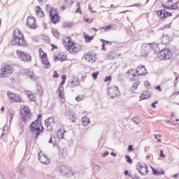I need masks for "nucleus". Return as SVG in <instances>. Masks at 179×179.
Instances as JSON below:
<instances>
[{
	"label": "nucleus",
	"mask_w": 179,
	"mask_h": 179,
	"mask_svg": "<svg viewBox=\"0 0 179 179\" xmlns=\"http://www.w3.org/2000/svg\"><path fill=\"white\" fill-rule=\"evenodd\" d=\"M41 117L43 116L41 114L38 115L36 121L31 122L30 125L31 132L34 134V135H36V139H37L40 136V134H43V131H44V127H43L41 120H40Z\"/></svg>",
	"instance_id": "obj_1"
},
{
	"label": "nucleus",
	"mask_w": 179,
	"mask_h": 179,
	"mask_svg": "<svg viewBox=\"0 0 179 179\" xmlns=\"http://www.w3.org/2000/svg\"><path fill=\"white\" fill-rule=\"evenodd\" d=\"M13 36V38L11 40L13 45H20L21 47H26L27 45V42L24 40V36H23L19 29H14Z\"/></svg>",
	"instance_id": "obj_2"
},
{
	"label": "nucleus",
	"mask_w": 179,
	"mask_h": 179,
	"mask_svg": "<svg viewBox=\"0 0 179 179\" xmlns=\"http://www.w3.org/2000/svg\"><path fill=\"white\" fill-rule=\"evenodd\" d=\"M157 43H143L141 47V55L143 57H146L150 52L151 50H157Z\"/></svg>",
	"instance_id": "obj_3"
},
{
	"label": "nucleus",
	"mask_w": 179,
	"mask_h": 179,
	"mask_svg": "<svg viewBox=\"0 0 179 179\" xmlns=\"http://www.w3.org/2000/svg\"><path fill=\"white\" fill-rule=\"evenodd\" d=\"M62 81L61 82L60 85L58 86L57 93L58 94V97H59L60 102L62 104L65 103V94L64 93V85H65V80H66V76H62Z\"/></svg>",
	"instance_id": "obj_4"
},
{
	"label": "nucleus",
	"mask_w": 179,
	"mask_h": 179,
	"mask_svg": "<svg viewBox=\"0 0 179 179\" xmlns=\"http://www.w3.org/2000/svg\"><path fill=\"white\" fill-rule=\"evenodd\" d=\"M13 73V68L9 65H4L0 69V78H9Z\"/></svg>",
	"instance_id": "obj_5"
},
{
	"label": "nucleus",
	"mask_w": 179,
	"mask_h": 179,
	"mask_svg": "<svg viewBox=\"0 0 179 179\" xmlns=\"http://www.w3.org/2000/svg\"><path fill=\"white\" fill-rule=\"evenodd\" d=\"M38 52H39V57L41 58V64L42 65L44 66L43 68L45 69H48V68L51 66V64H50V62L47 59V53L44 52V51H43V49L41 48L38 50Z\"/></svg>",
	"instance_id": "obj_6"
},
{
	"label": "nucleus",
	"mask_w": 179,
	"mask_h": 179,
	"mask_svg": "<svg viewBox=\"0 0 179 179\" xmlns=\"http://www.w3.org/2000/svg\"><path fill=\"white\" fill-rule=\"evenodd\" d=\"M171 57H173V53L169 48H164L158 53V58L159 59L167 60L170 59Z\"/></svg>",
	"instance_id": "obj_7"
},
{
	"label": "nucleus",
	"mask_w": 179,
	"mask_h": 179,
	"mask_svg": "<svg viewBox=\"0 0 179 179\" xmlns=\"http://www.w3.org/2000/svg\"><path fill=\"white\" fill-rule=\"evenodd\" d=\"M59 171L61 175L65 177H72V176H73V171H72V169L68 166L61 165L59 167Z\"/></svg>",
	"instance_id": "obj_8"
},
{
	"label": "nucleus",
	"mask_w": 179,
	"mask_h": 179,
	"mask_svg": "<svg viewBox=\"0 0 179 179\" xmlns=\"http://www.w3.org/2000/svg\"><path fill=\"white\" fill-rule=\"evenodd\" d=\"M21 116L22 119L26 122L27 120H29L31 117V112H30V108L27 106H24L22 109H21Z\"/></svg>",
	"instance_id": "obj_9"
},
{
	"label": "nucleus",
	"mask_w": 179,
	"mask_h": 179,
	"mask_svg": "<svg viewBox=\"0 0 179 179\" xmlns=\"http://www.w3.org/2000/svg\"><path fill=\"white\" fill-rule=\"evenodd\" d=\"M108 93L109 96H110L111 99H115V97H118L121 93L120 92V90L117 86H112L108 88Z\"/></svg>",
	"instance_id": "obj_10"
},
{
	"label": "nucleus",
	"mask_w": 179,
	"mask_h": 179,
	"mask_svg": "<svg viewBox=\"0 0 179 179\" xmlns=\"http://www.w3.org/2000/svg\"><path fill=\"white\" fill-rule=\"evenodd\" d=\"M16 54L18 58H20V59L24 62H29V61H31V56L27 55L24 52H22V50H17Z\"/></svg>",
	"instance_id": "obj_11"
},
{
	"label": "nucleus",
	"mask_w": 179,
	"mask_h": 179,
	"mask_svg": "<svg viewBox=\"0 0 179 179\" xmlns=\"http://www.w3.org/2000/svg\"><path fill=\"white\" fill-rule=\"evenodd\" d=\"M50 16L51 17V21L52 22V23H54V24L59 23L61 17H59V15H58V14L57 13V10L50 8Z\"/></svg>",
	"instance_id": "obj_12"
},
{
	"label": "nucleus",
	"mask_w": 179,
	"mask_h": 179,
	"mask_svg": "<svg viewBox=\"0 0 179 179\" xmlns=\"http://www.w3.org/2000/svg\"><path fill=\"white\" fill-rule=\"evenodd\" d=\"M83 58L89 64H94L96 62V55L93 52H89L87 54L84 55Z\"/></svg>",
	"instance_id": "obj_13"
},
{
	"label": "nucleus",
	"mask_w": 179,
	"mask_h": 179,
	"mask_svg": "<svg viewBox=\"0 0 179 179\" xmlns=\"http://www.w3.org/2000/svg\"><path fill=\"white\" fill-rule=\"evenodd\" d=\"M67 51H69L71 54H76V52H79V50L80 48H79V45L78 44L73 43H71L69 45H67Z\"/></svg>",
	"instance_id": "obj_14"
},
{
	"label": "nucleus",
	"mask_w": 179,
	"mask_h": 179,
	"mask_svg": "<svg viewBox=\"0 0 179 179\" xmlns=\"http://www.w3.org/2000/svg\"><path fill=\"white\" fill-rule=\"evenodd\" d=\"M39 162L42 164L48 165L50 164V159H48V157L47 155H44L43 152L40 151L38 154Z\"/></svg>",
	"instance_id": "obj_15"
},
{
	"label": "nucleus",
	"mask_w": 179,
	"mask_h": 179,
	"mask_svg": "<svg viewBox=\"0 0 179 179\" xmlns=\"http://www.w3.org/2000/svg\"><path fill=\"white\" fill-rule=\"evenodd\" d=\"M45 125L48 131H51L55 125V120L54 117H48L45 120Z\"/></svg>",
	"instance_id": "obj_16"
},
{
	"label": "nucleus",
	"mask_w": 179,
	"mask_h": 179,
	"mask_svg": "<svg viewBox=\"0 0 179 179\" xmlns=\"http://www.w3.org/2000/svg\"><path fill=\"white\" fill-rule=\"evenodd\" d=\"M137 169L142 176H148V173H149L148 166H146L145 164H138L137 166Z\"/></svg>",
	"instance_id": "obj_17"
},
{
	"label": "nucleus",
	"mask_w": 179,
	"mask_h": 179,
	"mask_svg": "<svg viewBox=\"0 0 179 179\" xmlns=\"http://www.w3.org/2000/svg\"><path fill=\"white\" fill-rule=\"evenodd\" d=\"M136 73H137L138 76H145V75H148L146 67L143 65L138 66L136 69Z\"/></svg>",
	"instance_id": "obj_18"
},
{
	"label": "nucleus",
	"mask_w": 179,
	"mask_h": 179,
	"mask_svg": "<svg viewBox=\"0 0 179 179\" xmlns=\"http://www.w3.org/2000/svg\"><path fill=\"white\" fill-rule=\"evenodd\" d=\"M27 27L29 29H36L37 25L36 24V18L33 17H28L27 20Z\"/></svg>",
	"instance_id": "obj_19"
},
{
	"label": "nucleus",
	"mask_w": 179,
	"mask_h": 179,
	"mask_svg": "<svg viewBox=\"0 0 179 179\" xmlns=\"http://www.w3.org/2000/svg\"><path fill=\"white\" fill-rule=\"evenodd\" d=\"M7 94L11 101H17L18 103L22 102V98L20 97V95L11 93L10 92H8Z\"/></svg>",
	"instance_id": "obj_20"
},
{
	"label": "nucleus",
	"mask_w": 179,
	"mask_h": 179,
	"mask_svg": "<svg viewBox=\"0 0 179 179\" xmlns=\"http://www.w3.org/2000/svg\"><path fill=\"white\" fill-rule=\"evenodd\" d=\"M55 61H60L61 62H64V61H66V55H65V53L59 52L57 56L55 57Z\"/></svg>",
	"instance_id": "obj_21"
},
{
	"label": "nucleus",
	"mask_w": 179,
	"mask_h": 179,
	"mask_svg": "<svg viewBox=\"0 0 179 179\" xmlns=\"http://www.w3.org/2000/svg\"><path fill=\"white\" fill-rule=\"evenodd\" d=\"M34 10L38 16V17H43L44 16V11H43V8L40 7V6H37L35 8Z\"/></svg>",
	"instance_id": "obj_22"
},
{
	"label": "nucleus",
	"mask_w": 179,
	"mask_h": 179,
	"mask_svg": "<svg viewBox=\"0 0 179 179\" xmlns=\"http://www.w3.org/2000/svg\"><path fill=\"white\" fill-rule=\"evenodd\" d=\"M171 40V39L170 38V36H169V35H163L162 38V44H164V45H167V44L170 43Z\"/></svg>",
	"instance_id": "obj_23"
},
{
	"label": "nucleus",
	"mask_w": 179,
	"mask_h": 179,
	"mask_svg": "<svg viewBox=\"0 0 179 179\" xmlns=\"http://www.w3.org/2000/svg\"><path fill=\"white\" fill-rule=\"evenodd\" d=\"M162 8H164L165 9H169V10H176V9L178 8V4L177 3H174L171 6H166L164 3H162Z\"/></svg>",
	"instance_id": "obj_24"
},
{
	"label": "nucleus",
	"mask_w": 179,
	"mask_h": 179,
	"mask_svg": "<svg viewBox=\"0 0 179 179\" xmlns=\"http://www.w3.org/2000/svg\"><path fill=\"white\" fill-rule=\"evenodd\" d=\"M67 115H69V118L71 122H75V121H76V117H75L73 111L69 110V112H67Z\"/></svg>",
	"instance_id": "obj_25"
},
{
	"label": "nucleus",
	"mask_w": 179,
	"mask_h": 179,
	"mask_svg": "<svg viewBox=\"0 0 179 179\" xmlns=\"http://www.w3.org/2000/svg\"><path fill=\"white\" fill-rule=\"evenodd\" d=\"M157 16L160 17V19H166V10H159L157 12Z\"/></svg>",
	"instance_id": "obj_26"
},
{
	"label": "nucleus",
	"mask_w": 179,
	"mask_h": 179,
	"mask_svg": "<svg viewBox=\"0 0 179 179\" xmlns=\"http://www.w3.org/2000/svg\"><path fill=\"white\" fill-rule=\"evenodd\" d=\"M71 37H66L63 40L64 45L66 47V50H67V45H69L71 43H73L71 41Z\"/></svg>",
	"instance_id": "obj_27"
},
{
	"label": "nucleus",
	"mask_w": 179,
	"mask_h": 179,
	"mask_svg": "<svg viewBox=\"0 0 179 179\" xmlns=\"http://www.w3.org/2000/svg\"><path fill=\"white\" fill-rule=\"evenodd\" d=\"M66 132L65 129H59L57 131V138H59V139H64V134Z\"/></svg>",
	"instance_id": "obj_28"
},
{
	"label": "nucleus",
	"mask_w": 179,
	"mask_h": 179,
	"mask_svg": "<svg viewBox=\"0 0 179 179\" xmlns=\"http://www.w3.org/2000/svg\"><path fill=\"white\" fill-rule=\"evenodd\" d=\"M150 94L149 91H145L143 94L140 96V100H146V99H149Z\"/></svg>",
	"instance_id": "obj_29"
},
{
	"label": "nucleus",
	"mask_w": 179,
	"mask_h": 179,
	"mask_svg": "<svg viewBox=\"0 0 179 179\" xmlns=\"http://www.w3.org/2000/svg\"><path fill=\"white\" fill-rule=\"evenodd\" d=\"M82 122L84 127H87V125H89V124H90V118L85 116L82 118Z\"/></svg>",
	"instance_id": "obj_30"
},
{
	"label": "nucleus",
	"mask_w": 179,
	"mask_h": 179,
	"mask_svg": "<svg viewBox=\"0 0 179 179\" xmlns=\"http://www.w3.org/2000/svg\"><path fill=\"white\" fill-rule=\"evenodd\" d=\"M101 170V168L100 167V166L94 164L92 165V171H94V173H99V171H100Z\"/></svg>",
	"instance_id": "obj_31"
},
{
	"label": "nucleus",
	"mask_w": 179,
	"mask_h": 179,
	"mask_svg": "<svg viewBox=\"0 0 179 179\" xmlns=\"http://www.w3.org/2000/svg\"><path fill=\"white\" fill-rule=\"evenodd\" d=\"M107 58L108 59H115V58H117V55H115V53H114V52H110L107 54Z\"/></svg>",
	"instance_id": "obj_32"
},
{
	"label": "nucleus",
	"mask_w": 179,
	"mask_h": 179,
	"mask_svg": "<svg viewBox=\"0 0 179 179\" xmlns=\"http://www.w3.org/2000/svg\"><path fill=\"white\" fill-rule=\"evenodd\" d=\"M27 76L29 78V79H31L32 80H36V76L34 75V72L28 71L27 73Z\"/></svg>",
	"instance_id": "obj_33"
},
{
	"label": "nucleus",
	"mask_w": 179,
	"mask_h": 179,
	"mask_svg": "<svg viewBox=\"0 0 179 179\" xmlns=\"http://www.w3.org/2000/svg\"><path fill=\"white\" fill-rule=\"evenodd\" d=\"M8 126H4L3 128V133L0 136V139H3V136H5V135H6V134H8Z\"/></svg>",
	"instance_id": "obj_34"
},
{
	"label": "nucleus",
	"mask_w": 179,
	"mask_h": 179,
	"mask_svg": "<svg viewBox=\"0 0 179 179\" xmlns=\"http://www.w3.org/2000/svg\"><path fill=\"white\" fill-rule=\"evenodd\" d=\"M76 86H79V80H76V82L72 80L70 83V87H76Z\"/></svg>",
	"instance_id": "obj_35"
},
{
	"label": "nucleus",
	"mask_w": 179,
	"mask_h": 179,
	"mask_svg": "<svg viewBox=\"0 0 179 179\" xmlns=\"http://www.w3.org/2000/svg\"><path fill=\"white\" fill-rule=\"evenodd\" d=\"M131 121H133V122H134V124H136L137 125L141 124V118L138 117H134L131 119Z\"/></svg>",
	"instance_id": "obj_36"
},
{
	"label": "nucleus",
	"mask_w": 179,
	"mask_h": 179,
	"mask_svg": "<svg viewBox=\"0 0 179 179\" xmlns=\"http://www.w3.org/2000/svg\"><path fill=\"white\" fill-rule=\"evenodd\" d=\"M127 75L133 76V78H135V76H136V75H135V71L132 69H129L127 72Z\"/></svg>",
	"instance_id": "obj_37"
},
{
	"label": "nucleus",
	"mask_w": 179,
	"mask_h": 179,
	"mask_svg": "<svg viewBox=\"0 0 179 179\" xmlns=\"http://www.w3.org/2000/svg\"><path fill=\"white\" fill-rule=\"evenodd\" d=\"M84 37H85V41L87 43H90V41H92V40H93V36H90L87 35V34H85L84 36Z\"/></svg>",
	"instance_id": "obj_38"
},
{
	"label": "nucleus",
	"mask_w": 179,
	"mask_h": 179,
	"mask_svg": "<svg viewBox=\"0 0 179 179\" xmlns=\"http://www.w3.org/2000/svg\"><path fill=\"white\" fill-rule=\"evenodd\" d=\"M52 33L55 37L58 38L59 37V32L57 29H52Z\"/></svg>",
	"instance_id": "obj_39"
},
{
	"label": "nucleus",
	"mask_w": 179,
	"mask_h": 179,
	"mask_svg": "<svg viewBox=\"0 0 179 179\" xmlns=\"http://www.w3.org/2000/svg\"><path fill=\"white\" fill-rule=\"evenodd\" d=\"M28 97L31 101H34L36 100V96H34L32 93L28 94Z\"/></svg>",
	"instance_id": "obj_40"
},
{
	"label": "nucleus",
	"mask_w": 179,
	"mask_h": 179,
	"mask_svg": "<svg viewBox=\"0 0 179 179\" xmlns=\"http://www.w3.org/2000/svg\"><path fill=\"white\" fill-rule=\"evenodd\" d=\"M140 85H141L140 81H136L133 85V89H134V90H136L138 89V86H139Z\"/></svg>",
	"instance_id": "obj_41"
},
{
	"label": "nucleus",
	"mask_w": 179,
	"mask_h": 179,
	"mask_svg": "<svg viewBox=\"0 0 179 179\" xmlns=\"http://www.w3.org/2000/svg\"><path fill=\"white\" fill-rule=\"evenodd\" d=\"M72 26H73V24L71 22H64L63 24V27H64V29H67V27H72Z\"/></svg>",
	"instance_id": "obj_42"
},
{
	"label": "nucleus",
	"mask_w": 179,
	"mask_h": 179,
	"mask_svg": "<svg viewBox=\"0 0 179 179\" xmlns=\"http://www.w3.org/2000/svg\"><path fill=\"white\" fill-rule=\"evenodd\" d=\"M125 159H127V163H129V164H132L133 161L132 159H131V157H129V155H126Z\"/></svg>",
	"instance_id": "obj_43"
},
{
	"label": "nucleus",
	"mask_w": 179,
	"mask_h": 179,
	"mask_svg": "<svg viewBox=\"0 0 179 179\" xmlns=\"http://www.w3.org/2000/svg\"><path fill=\"white\" fill-rule=\"evenodd\" d=\"M113 27L112 25H107L106 27H101L99 28V30H105V31H108V30H110Z\"/></svg>",
	"instance_id": "obj_44"
},
{
	"label": "nucleus",
	"mask_w": 179,
	"mask_h": 179,
	"mask_svg": "<svg viewBox=\"0 0 179 179\" xmlns=\"http://www.w3.org/2000/svg\"><path fill=\"white\" fill-rule=\"evenodd\" d=\"M101 43H102V45H101V47H102V50H103V51H106V40H104V39H101Z\"/></svg>",
	"instance_id": "obj_45"
},
{
	"label": "nucleus",
	"mask_w": 179,
	"mask_h": 179,
	"mask_svg": "<svg viewBox=\"0 0 179 179\" xmlns=\"http://www.w3.org/2000/svg\"><path fill=\"white\" fill-rule=\"evenodd\" d=\"M77 10H76V13H82V10H80V3H77Z\"/></svg>",
	"instance_id": "obj_46"
},
{
	"label": "nucleus",
	"mask_w": 179,
	"mask_h": 179,
	"mask_svg": "<svg viewBox=\"0 0 179 179\" xmlns=\"http://www.w3.org/2000/svg\"><path fill=\"white\" fill-rule=\"evenodd\" d=\"M171 26V23L168 24H166V25L162 27L161 28V30H164V29H170Z\"/></svg>",
	"instance_id": "obj_47"
},
{
	"label": "nucleus",
	"mask_w": 179,
	"mask_h": 179,
	"mask_svg": "<svg viewBox=\"0 0 179 179\" xmlns=\"http://www.w3.org/2000/svg\"><path fill=\"white\" fill-rule=\"evenodd\" d=\"M93 79H97V76H99V72H95L92 74Z\"/></svg>",
	"instance_id": "obj_48"
},
{
	"label": "nucleus",
	"mask_w": 179,
	"mask_h": 179,
	"mask_svg": "<svg viewBox=\"0 0 179 179\" xmlns=\"http://www.w3.org/2000/svg\"><path fill=\"white\" fill-rule=\"evenodd\" d=\"M111 76H107L104 79V82H111Z\"/></svg>",
	"instance_id": "obj_49"
},
{
	"label": "nucleus",
	"mask_w": 179,
	"mask_h": 179,
	"mask_svg": "<svg viewBox=\"0 0 179 179\" xmlns=\"http://www.w3.org/2000/svg\"><path fill=\"white\" fill-rule=\"evenodd\" d=\"M152 170V173L154 174V176H157V174H159V171H157L156 169H155L153 167H151Z\"/></svg>",
	"instance_id": "obj_50"
},
{
	"label": "nucleus",
	"mask_w": 179,
	"mask_h": 179,
	"mask_svg": "<svg viewBox=\"0 0 179 179\" xmlns=\"http://www.w3.org/2000/svg\"><path fill=\"white\" fill-rule=\"evenodd\" d=\"M37 91V93L38 94H39V96H41L43 94V89H41V87L38 88Z\"/></svg>",
	"instance_id": "obj_51"
},
{
	"label": "nucleus",
	"mask_w": 179,
	"mask_h": 179,
	"mask_svg": "<svg viewBox=\"0 0 179 179\" xmlns=\"http://www.w3.org/2000/svg\"><path fill=\"white\" fill-rule=\"evenodd\" d=\"M40 5H44L45 2H47V0H38Z\"/></svg>",
	"instance_id": "obj_52"
},
{
	"label": "nucleus",
	"mask_w": 179,
	"mask_h": 179,
	"mask_svg": "<svg viewBox=\"0 0 179 179\" xmlns=\"http://www.w3.org/2000/svg\"><path fill=\"white\" fill-rule=\"evenodd\" d=\"M53 78H59V74L57 71H54Z\"/></svg>",
	"instance_id": "obj_53"
},
{
	"label": "nucleus",
	"mask_w": 179,
	"mask_h": 179,
	"mask_svg": "<svg viewBox=\"0 0 179 179\" xmlns=\"http://www.w3.org/2000/svg\"><path fill=\"white\" fill-rule=\"evenodd\" d=\"M157 103H159V101H155L154 103H152L151 104V107H152V108H156V104H157Z\"/></svg>",
	"instance_id": "obj_54"
},
{
	"label": "nucleus",
	"mask_w": 179,
	"mask_h": 179,
	"mask_svg": "<svg viewBox=\"0 0 179 179\" xmlns=\"http://www.w3.org/2000/svg\"><path fill=\"white\" fill-rule=\"evenodd\" d=\"M159 156H160V157H162V159H164V157H166V155H164V153H163V150H160Z\"/></svg>",
	"instance_id": "obj_55"
},
{
	"label": "nucleus",
	"mask_w": 179,
	"mask_h": 179,
	"mask_svg": "<svg viewBox=\"0 0 179 179\" xmlns=\"http://www.w3.org/2000/svg\"><path fill=\"white\" fill-rule=\"evenodd\" d=\"M9 117H10V122H12V120H13V113H9Z\"/></svg>",
	"instance_id": "obj_56"
},
{
	"label": "nucleus",
	"mask_w": 179,
	"mask_h": 179,
	"mask_svg": "<svg viewBox=\"0 0 179 179\" xmlns=\"http://www.w3.org/2000/svg\"><path fill=\"white\" fill-rule=\"evenodd\" d=\"M132 150H134V147H132V145H129L128 146V151L129 152H132Z\"/></svg>",
	"instance_id": "obj_57"
},
{
	"label": "nucleus",
	"mask_w": 179,
	"mask_h": 179,
	"mask_svg": "<svg viewBox=\"0 0 179 179\" xmlns=\"http://www.w3.org/2000/svg\"><path fill=\"white\" fill-rule=\"evenodd\" d=\"M144 85H145V87H149L150 86V83L148 81H145L144 83Z\"/></svg>",
	"instance_id": "obj_58"
},
{
	"label": "nucleus",
	"mask_w": 179,
	"mask_h": 179,
	"mask_svg": "<svg viewBox=\"0 0 179 179\" xmlns=\"http://www.w3.org/2000/svg\"><path fill=\"white\" fill-rule=\"evenodd\" d=\"M156 90H159V92H162V87L160 85H157L155 87Z\"/></svg>",
	"instance_id": "obj_59"
},
{
	"label": "nucleus",
	"mask_w": 179,
	"mask_h": 179,
	"mask_svg": "<svg viewBox=\"0 0 179 179\" xmlns=\"http://www.w3.org/2000/svg\"><path fill=\"white\" fill-rule=\"evenodd\" d=\"M76 101H80L82 100V96H78L76 98Z\"/></svg>",
	"instance_id": "obj_60"
},
{
	"label": "nucleus",
	"mask_w": 179,
	"mask_h": 179,
	"mask_svg": "<svg viewBox=\"0 0 179 179\" xmlns=\"http://www.w3.org/2000/svg\"><path fill=\"white\" fill-rule=\"evenodd\" d=\"M166 17L173 16V14L171 13H169V12L166 11Z\"/></svg>",
	"instance_id": "obj_61"
},
{
	"label": "nucleus",
	"mask_w": 179,
	"mask_h": 179,
	"mask_svg": "<svg viewBox=\"0 0 179 179\" xmlns=\"http://www.w3.org/2000/svg\"><path fill=\"white\" fill-rule=\"evenodd\" d=\"M110 152L108 151H106L105 153L102 155L103 157H106V156H108Z\"/></svg>",
	"instance_id": "obj_62"
},
{
	"label": "nucleus",
	"mask_w": 179,
	"mask_h": 179,
	"mask_svg": "<svg viewBox=\"0 0 179 179\" xmlns=\"http://www.w3.org/2000/svg\"><path fill=\"white\" fill-rule=\"evenodd\" d=\"M85 22L86 23H92V20L89 18L85 19Z\"/></svg>",
	"instance_id": "obj_63"
},
{
	"label": "nucleus",
	"mask_w": 179,
	"mask_h": 179,
	"mask_svg": "<svg viewBox=\"0 0 179 179\" xmlns=\"http://www.w3.org/2000/svg\"><path fill=\"white\" fill-rule=\"evenodd\" d=\"M177 83H178V77H176L174 81V85L176 86Z\"/></svg>",
	"instance_id": "obj_64"
}]
</instances>
